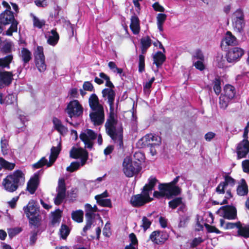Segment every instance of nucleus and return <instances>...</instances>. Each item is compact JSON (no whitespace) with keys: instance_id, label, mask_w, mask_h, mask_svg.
<instances>
[{"instance_id":"48","label":"nucleus","mask_w":249,"mask_h":249,"mask_svg":"<svg viewBox=\"0 0 249 249\" xmlns=\"http://www.w3.org/2000/svg\"><path fill=\"white\" fill-rule=\"evenodd\" d=\"M154 77H152L148 81L146 82L143 84V91L145 93L149 94L151 91L150 89L152 87V84L155 81Z\"/></svg>"},{"instance_id":"36","label":"nucleus","mask_w":249,"mask_h":249,"mask_svg":"<svg viewBox=\"0 0 249 249\" xmlns=\"http://www.w3.org/2000/svg\"><path fill=\"white\" fill-rule=\"evenodd\" d=\"M15 167L14 163L9 162L2 157H0V171L2 169L7 170H12Z\"/></svg>"},{"instance_id":"2","label":"nucleus","mask_w":249,"mask_h":249,"mask_svg":"<svg viewBox=\"0 0 249 249\" xmlns=\"http://www.w3.org/2000/svg\"><path fill=\"white\" fill-rule=\"evenodd\" d=\"M24 183V175L21 171L17 170L7 175L3 179L2 185L7 192L13 193Z\"/></svg>"},{"instance_id":"1","label":"nucleus","mask_w":249,"mask_h":249,"mask_svg":"<svg viewBox=\"0 0 249 249\" xmlns=\"http://www.w3.org/2000/svg\"><path fill=\"white\" fill-rule=\"evenodd\" d=\"M103 98L107 100L110 112L105 124L106 131L111 139L117 144L119 148L123 147V128L121 123L119 122L115 117L112 111L114 108L115 92L112 89H105L102 91Z\"/></svg>"},{"instance_id":"9","label":"nucleus","mask_w":249,"mask_h":249,"mask_svg":"<svg viewBox=\"0 0 249 249\" xmlns=\"http://www.w3.org/2000/svg\"><path fill=\"white\" fill-rule=\"evenodd\" d=\"M97 134L91 129H86L80 135V138L84 142L85 147L91 149L93 145V141L97 138Z\"/></svg>"},{"instance_id":"37","label":"nucleus","mask_w":249,"mask_h":249,"mask_svg":"<svg viewBox=\"0 0 249 249\" xmlns=\"http://www.w3.org/2000/svg\"><path fill=\"white\" fill-rule=\"evenodd\" d=\"M167 18V16L165 14L159 13L157 16V24L158 29L160 32H163V25Z\"/></svg>"},{"instance_id":"11","label":"nucleus","mask_w":249,"mask_h":249,"mask_svg":"<svg viewBox=\"0 0 249 249\" xmlns=\"http://www.w3.org/2000/svg\"><path fill=\"white\" fill-rule=\"evenodd\" d=\"M66 111L69 116L71 118L81 115L83 113V108L77 100H74L69 103Z\"/></svg>"},{"instance_id":"64","label":"nucleus","mask_w":249,"mask_h":249,"mask_svg":"<svg viewBox=\"0 0 249 249\" xmlns=\"http://www.w3.org/2000/svg\"><path fill=\"white\" fill-rule=\"evenodd\" d=\"M243 171L245 173H249V160H245L242 163Z\"/></svg>"},{"instance_id":"21","label":"nucleus","mask_w":249,"mask_h":249,"mask_svg":"<svg viewBox=\"0 0 249 249\" xmlns=\"http://www.w3.org/2000/svg\"><path fill=\"white\" fill-rule=\"evenodd\" d=\"M237 154L238 158H245L249 152V141L248 140H243L237 146Z\"/></svg>"},{"instance_id":"38","label":"nucleus","mask_w":249,"mask_h":249,"mask_svg":"<svg viewBox=\"0 0 249 249\" xmlns=\"http://www.w3.org/2000/svg\"><path fill=\"white\" fill-rule=\"evenodd\" d=\"M224 41L228 45H235L237 44L236 37L230 32H227L224 38Z\"/></svg>"},{"instance_id":"57","label":"nucleus","mask_w":249,"mask_h":249,"mask_svg":"<svg viewBox=\"0 0 249 249\" xmlns=\"http://www.w3.org/2000/svg\"><path fill=\"white\" fill-rule=\"evenodd\" d=\"M213 90L217 95H218L221 92L220 81L218 79H215L214 81Z\"/></svg>"},{"instance_id":"18","label":"nucleus","mask_w":249,"mask_h":249,"mask_svg":"<svg viewBox=\"0 0 249 249\" xmlns=\"http://www.w3.org/2000/svg\"><path fill=\"white\" fill-rule=\"evenodd\" d=\"M235 181L231 177L226 176L224 181L220 182L216 188V192L219 194H224L225 189L233 187Z\"/></svg>"},{"instance_id":"14","label":"nucleus","mask_w":249,"mask_h":249,"mask_svg":"<svg viewBox=\"0 0 249 249\" xmlns=\"http://www.w3.org/2000/svg\"><path fill=\"white\" fill-rule=\"evenodd\" d=\"M70 157L73 159H81V165H84L88 158V153L87 151L81 148L73 147L70 152Z\"/></svg>"},{"instance_id":"16","label":"nucleus","mask_w":249,"mask_h":249,"mask_svg":"<svg viewBox=\"0 0 249 249\" xmlns=\"http://www.w3.org/2000/svg\"><path fill=\"white\" fill-rule=\"evenodd\" d=\"M142 140L145 141L146 143L145 144L147 145L148 146H150L151 148H152L156 146H159L161 143L160 137L152 134L146 135ZM151 152L152 153V155H154L156 151H153V149H151Z\"/></svg>"},{"instance_id":"59","label":"nucleus","mask_w":249,"mask_h":249,"mask_svg":"<svg viewBox=\"0 0 249 249\" xmlns=\"http://www.w3.org/2000/svg\"><path fill=\"white\" fill-rule=\"evenodd\" d=\"M83 89L84 90L89 91H92L94 90L93 85L89 81H86L84 83Z\"/></svg>"},{"instance_id":"63","label":"nucleus","mask_w":249,"mask_h":249,"mask_svg":"<svg viewBox=\"0 0 249 249\" xmlns=\"http://www.w3.org/2000/svg\"><path fill=\"white\" fill-rule=\"evenodd\" d=\"M86 224L83 228V231L86 232L89 229L92 224H93V219L90 218H86Z\"/></svg>"},{"instance_id":"33","label":"nucleus","mask_w":249,"mask_h":249,"mask_svg":"<svg viewBox=\"0 0 249 249\" xmlns=\"http://www.w3.org/2000/svg\"><path fill=\"white\" fill-rule=\"evenodd\" d=\"M152 44V40L150 38L147 36H144L141 39V51L142 53H145L148 48H149Z\"/></svg>"},{"instance_id":"32","label":"nucleus","mask_w":249,"mask_h":249,"mask_svg":"<svg viewBox=\"0 0 249 249\" xmlns=\"http://www.w3.org/2000/svg\"><path fill=\"white\" fill-rule=\"evenodd\" d=\"M13 59L12 54H9L5 57L0 58V68L10 69V64Z\"/></svg>"},{"instance_id":"25","label":"nucleus","mask_w":249,"mask_h":249,"mask_svg":"<svg viewBox=\"0 0 249 249\" xmlns=\"http://www.w3.org/2000/svg\"><path fill=\"white\" fill-rule=\"evenodd\" d=\"M39 183V177L37 174H35L28 182L27 186V190L33 194L36 191Z\"/></svg>"},{"instance_id":"19","label":"nucleus","mask_w":249,"mask_h":249,"mask_svg":"<svg viewBox=\"0 0 249 249\" xmlns=\"http://www.w3.org/2000/svg\"><path fill=\"white\" fill-rule=\"evenodd\" d=\"M244 54V51L240 48L235 47L229 51L227 54V60L230 63L238 60Z\"/></svg>"},{"instance_id":"47","label":"nucleus","mask_w":249,"mask_h":249,"mask_svg":"<svg viewBox=\"0 0 249 249\" xmlns=\"http://www.w3.org/2000/svg\"><path fill=\"white\" fill-rule=\"evenodd\" d=\"M195 59H198V60H204V56L202 51L199 49L196 50L193 53L192 59L194 61Z\"/></svg>"},{"instance_id":"13","label":"nucleus","mask_w":249,"mask_h":249,"mask_svg":"<svg viewBox=\"0 0 249 249\" xmlns=\"http://www.w3.org/2000/svg\"><path fill=\"white\" fill-rule=\"evenodd\" d=\"M13 71L0 70V89L9 87L14 80Z\"/></svg>"},{"instance_id":"30","label":"nucleus","mask_w":249,"mask_h":249,"mask_svg":"<svg viewBox=\"0 0 249 249\" xmlns=\"http://www.w3.org/2000/svg\"><path fill=\"white\" fill-rule=\"evenodd\" d=\"M53 122L55 129L61 134L64 135L68 131L67 127L62 124L61 121L57 118H53Z\"/></svg>"},{"instance_id":"43","label":"nucleus","mask_w":249,"mask_h":249,"mask_svg":"<svg viewBox=\"0 0 249 249\" xmlns=\"http://www.w3.org/2000/svg\"><path fill=\"white\" fill-rule=\"evenodd\" d=\"M85 216L86 218H90L94 219L95 217V212L92 210V206L89 204H86L85 205Z\"/></svg>"},{"instance_id":"55","label":"nucleus","mask_w":249,"mask_h":249,"mask_svg":"<svg viewBox=\"0 0 249 249\" xmlns=\"http://www.w3.org/2000/svg\"><path fill=\"white\" fill-rule=\"evenodd\" d=\"M38 231H34L31 232V235L30 236V245L31 246H33L35 243L36 242V241L37 239V234H38Z\"/></svg>"},{"instance_id":"50","label":"nucleus","mask_w":249,"mask_h":249,"mask_svg":"<svg viewBox=\"0 0 249 249\" xmlns=\"http://www.w3.org/2000/svg\"><path fill=\"white\" fill-rule=\"evenodd\" d=\"M81 165V162L74 161L71 163V165L67 168V170L70 172H73L77 170Z\"/></svg>"},{"instance_id":"8","label":"nucleus","mask_w":249,"mask_h":249,"mask_svg":"<svg viewBox=\"0 0 249 249\" xmlns=\"http://www.w3.org/2000/svg\"><path fill=\"white\" fill-rule=\"evenodd\" d=\"M34 55L36 66L38 71L40 72H44L46 70L47 65L45 63L43 47L37 46L34 52Z\"/></svg>"},{"instance_id":"60","label":"nucleus","mask_w":249,"mask_h":249,"mask_svg":"<svg viewBox=\"0 0 249 249\" xmlns=\"http://www.w3.org/2000/svg\"><path fill=\"white\" fill-rule=\"evenodd\" d=\"M204 61L198 60L195 62H194V66L196 68L200 71H202L205 69V66L203 64Z\"/></svg>"},{"instance_id":"12","label":"nucleus","mask_w":249,"mask_h":249,"mask_svg":"<svg viewBox=\"0 0 249 249\" xmlns=\"http://www.w3.org/2000/svg\"><path fill=\"white\" fill-rule=\"evenodd\" d=\"M89 117L94 125H100L105 121V113L104 107L92 110L89 113Z\"/></svg>"},{"instance_id":"45","label":"nucleus","mask_w":249,"mask_h":249,"mask_svg":"<svg viewBox=\"0 0 249 249\" xmlns=\"http://www.w3.org/2000/svg\"><path fill=\"white\" fill-rule=\"evenodd\" d=\"M33 17L34 26L39 29L41 28L45 24V21L43 19H40L35 15L31 14Z\"/></svg>"},{"instance_id":"6","label":"nucleus","mask_w":249,"mask_h":249,"mask_svg":"<svg viewBox=\"0 0 249 249\" xmlns=\"http://www.w3.org/2000/svg\"><path fill=\"white\" fill-rule=\"evenodd\" d=\"M232 26L234 30L241 33L245 25V16L243 10L240 8L237 9L232 16Z\"/></svg>"},{"instance_id":"28","label":"nucleus","mask_w":249,"mask_h":249,"mask_svg":"<svg viewBox=\"0 0 249 249\" xmlns=\"http://www.w3.org/2000/svg\"><path fill=\"white\" fill-rule=\"evenodd\" d=\"M19 56L23 62L24 66H25L31 60L32 53L27 48H23L19 53Z\"/></svg>"},{"instance_id":"61","label":"nucleus","mask_w":249,"mask_h":249,"mask_svg":"<svg viewBox=\"0 0 249 249\" xmlns=\"http://www.w3.org/2000/svg\"><path fill=\"white\" fill-rule=\"evenodd\" d=\"M241 224V223L240 222L236 223L228 222L226 225V229H232L236 227L238 229V230H239V227H240Z\"/></svg>"},{"instance_id":"62","label":"nucleus","mask_w":249,"mask_h":249,"mask_svg":"<svg viewBox=\"0 0 249 249\" xmlns=\"http://www.w3.org/2000/svg\"><path fill=\"white\" fill-rule=\"evenodd\" d=\"M21 231V230L20 228H14L10 229L8 231V235L10 237L12 238L20 233Z\"/></svg>"},{"instance_id":"17","label":"nucleus","mask_w":249,"mask_h":249,"mask_svg":"<svg viewBox=\"0 0 249 249\" xmlns=\"http://www.w3.org/2000/svg\"><path fill=\"white\" fill-rule=\"evenodd\" d=\"M168 238V235L166 232L159 231L152 232L149 236L151 241L158 245L164 243Z\"/></svg>"},{"instance_id":"5","label":"nucleus","mask_w":249,"mask_h":249,"mask_svg":"<svg viewBox=\"0 0 249 249\" xmlns=\"http://www.w3.org/2000/svg\"><path fill=\"white\" fill-rule=\"evenodd\" d=\"M61 150V142H58L56 146H53L51 149V154L49 156V161L45 157H42L38 162L33 165L36 169L46 165L47 167L51 166L55 161Z\"/></svg>"},{"instance_id":"40","label":"nucleus","mask_w":249,"mask_h":249,"mask_svg":"<svg viewBox=\"0 0 249 249\" xmlns=\"http://www.w3.org/2000/svg\"><path fill=\"white\" fill-rule=\"evenodd\" d=\"M84 212L83 211L79 210L75 211H73L71 213L72 219L78 223L83 222V220Z\"/></svg>"},{"instance_id":"7","label":"nucleus","mask_w":249,"mask_h":249,"mask_svg":"<svg viewBox=\"0 0 249 249\" xmlns=\"http://www.w3.org/2000/svg\"><path fill=\"white\" fill-rule=\"evenodd\" d=\"M24 213L29 219L30 224L36 225L37 223V211L38 208L36 202L33 200H30L28 205L23 208Z\"/></svg>"},{"instance_id":"53","label":"nucleus","mask_w":249,"mask_h":249,"mask_svg":"<svg viewBox=\"0 0 249 249\" xmlns=\"http://www.w3.org/2000/svg\"><path fill=\"white\" fill-rule=\"evenodd\" d=\"M17 101V97L13 94H9L5 97V104L11 105Z\"/></svg>"},{"instance_id":"44","label":"nucleus","mask_w":249,"mask_h":249,"mask_svg":"<svg viewBox=\"0 0 249 249\" xmlns=\"http://www.w3.org/2000/svg\"><path fill=\"white\" fill-rule=\"evenodd\" d=\"M70 230L69 227L65 224H62L59 230V234L60 237L65 239L67 238L70 233Z\"/></svg>"},{"instance_id":"4","label":"nucleus","mask_w":249,"mask_h":249,"mask_svg":"<svg viewBox=\"0 0 249 249\" xmlns=\"http://www.w3.org/2000/svg\"><path fill=\"white\" fill-rule=\"evenodd\" d=\"M10 24L11 26L6 32V35L9 36H12L13 32H17L18 22L15 20L13 13L7 9L0 15V33L3 31V26Z\"/></svg>"},{"instance_id":"56","label":"nucleus","mask_w":249,"mask_h":249,"mask_svg":"<svg viewBox=\"0 0 249 249\" xmlns=\"http://www.w3.org/2000/svg\"><path fill=\"white\" fill-rule=\"evenodd\" d=\"M97 203L101 206L111 208L112 207L111 201L110 199L98 200Z\"/></svg>"},{"instance_id":"24","label":"nucleus","mask_w":249,"mask_h":249,"mask_svg":"<svg viewBox=\"0 0 249 249\" xmlns=\"http://www.w3.org/2000/svg\"><path fill=\"white\" fill-rule=\"evenodd\" d=\"M45 37L47 38L48 44L53 46H54L57 44L59 39L58 34L54 29L51 30L48 34H47L45 35Z\"/></svg>"},{"instance_id":"42","label":"nucleus","mask_w":249,"mask_h":249,"mask_svg":"<svg viewBox=\"0 0 249 249\" xmlns=\"http://www.w3.org/2000/svg\"><path fill=\"white\" fill-rule=\"evenodd\" d=\"M13 46V44L12 42L6 41L2 46L0 51L3 54H12L11 52Z\"/></svg>"},{"instance_id":"35","label":"nucleus","mask_w":249,"mask_h":249,"mask_svg":"<svg viewBox=\"0 0 249 249\" xmlns=\"http://www.w3.org/2000/svg\"><path fill=\"white\" fill-rule=\"evenodd\" d=\"M235 94V91L234 87L230 85H227L225 86L223 95L231 100L234 97Z\"/></svg>"},{"instance_id":"34","label":"nucleus","mask_w":249,"mask_h":249,"mask_svg":"<svg viewBox=\"0 0 249 249\" xmlns=\"http://www.w3.org/2000/svg\"><path fill=\"white\" fill-rule=\"evenodd\" d=\"M237 194L240 196H246L248 193V188L245 179L241 180V183L237 188Z\"/></svg>"},{"instance_id":"41","label":"nucleus","mask_w":249,"mask_h":249,"mask_svg":"<svg viewBox=\"0 0 249 249\" xmlns=\"http://www.w3.org/2000/svg\"><path fill=\"white\" fill-rule=\"evenodd\" d=\"M52 224L53 226L59 223L61 217V211L59 209H57L55 211L52 213Z\"/></svg>"},{"instance_id":"51","label":"nucleus","mask_w":249,"mask_h":249,"mask_svg":"<svg viewBox=\"0 0 249 249\" xmlns=\"http://www.w3.org/2000/svg\"><path fill=\"white\" fill-rule=\"evenodd\" d=\"M215 61L217 63V66L220 68H223L225 66L226 61L223 55L219 54L216 58Z\"/></svg>"},{"instance_id":"58","label":"nucleus","mask_w":249,"mask_h":249,"mask_svg":"<svg viewBox=\"0 0 249 249\" xmlns=\"http://www.w3.org/2000/svg\"><path fill=\"white\" fill-rule=\"evenodd\" d=\"M144 56L140 54L139 56V71L142 72L144 69Z\"/></svg>"},{"instance_id":"3","label":"nucleus","mask_w":249,"mask_h":249,"mask_svg":"<svg viewBox=\"0 0 249 249\" xmlns=\"http://www.w3.org/2000/svg\"><path fill=\"white\" fill-rule=\"evenodd\" d=\"M135 158H138V161H132L131 159L126 157L124 158L123 163V171L127 177H131L137 174L141 170L140 161L143 159V155L141 152H136L134 154Z\"/></svg>"},{"instance_id":"15","label":"nucleus","mask_w":249,"mask_h":249,"mask_svg":"<svg viewBox=\"0 0 249 249\" xmlns=\"http://www.w3.org/2000/svg\"><path fill=\"white\" fill-rule=\"evenodd\" d=\"M66 186L64 179H59L58 180V187L57 188V195L54 198V202L55 205L60 204L66 196Z\"/></svg>"},{"instance_id":"31","label":"nucleus","mask_w":249,"mask_h":249,"mask_svg":"<svg viewBox=\"0 0 249 249\" xmlns=\"http://www.w3.org/2000/svg\"><path fill=\"white\" fill-rule=\"evenodd\" d=\"M154 64H156L157 68L161 66L165 61L166 56L161 52L158 51L153 55Z\"/></svg>"},{"instance_id":"20","label":"nucleus","mask_w":249,"mask_h":249,"mask_svg":"<svg viewBox=\"0 0 249 249\" xmlns=\"http://www.w3.org/2000/svg\"><path fill=\"white\" fill-rule=\"evenodd\" d=\"M158 189L159 191H156L154 192L153 196L155 197L160 198L166 197V198L170 199L174 196L167 189L166 184L159 183Z\"/></svg>"},{"instance_id":"22","label":"nucleus","mask_w":249,"mask_h":249,"mask_svg":"<svg viewBox=\"0 0 249 249\" xmlns=\"http://www.w3.org/2000/svg\"><path fill=\"white\" fill-rule=\"evenodd\" d=\"M223 216L226 219H234L236 216V210L233 206H226L220 208Z\"/></svg>"},{"instance_id":"27","label":"nucleus","mask_w":249,"mask_h":249,"mask_svg":"<svg viewBox=\"0 0 249 249\" xmlns=\"http://www.w3.org/2000/svg\"><path fill=\"white\" fill-rule=\"evenodd\" d=\"M89 104L91 110L103 108L102 105L100 104L98 96L94 93L91 94L89 98Z\"/></svg>"},{"instance_id":"54","label":"nucleus","mask_w":249,"mask_h":249,"mask_svg":"<svg viewBox=\"0 0 249 249\" xmlns=\"http://www.w3.org/2000/svg\"><path fill=\"white\" fill-rule=\"evenodd\" d=\"M151 225V221L148 219L146 216H143L142 218V223L141 227L143 228L144 231L147 230Z\"/></svg>"},{"instance_id":"46","label":"nucleus","mask_w":249,"mask_h":249,"mask_svg":"<svg viewBox=\"0 0 249 249\" xmlns=\"http://www.w3.org/2000/svg\"><path fill=\"white\" fill-rule=\"evenodd\" d=\"M231 100L222 94L219 97V105L221 108L225 109Z\"/></svg>"},{"instance_id":"29","label":"nucleus","mask_w":249,"mask_h":249,"mask_svg":"<svg viewBox=\"0 0 249 249\" xmlns=\"http://www.w3.org/2000/svg\"><path fill=\"white\" fill-rule=\"evenodd\" d=\"M158 182V180L155 177L151 176L148 179V183L144 185L142 190L145 191L150 195L154 189V186Z\"/></svg>"},{"instance_id":"52","label":"nucleus","mask_w":249,"mask_h":249,"mask_svg":"<svg viewBox=\"0 0 249 249\" xmlns=\"http://www.w3.org/2000/svg\"><path fill=\"white\" fill-rule=\"evenodd\" d=\"M182 203V199L181 197H177L169 202V206L172 209L176 208L178 206Z\"/></svg>"},{"instance_id":"26","label":"nucleus","mask_w":249,"mask_h":249,"mask_svg":"<svg viewBox=\"0 0 249 249\" xmlns=\"http://www.w3.org/2000/svg\"><path fill=\"white\" fill-rule=\"evenodd\" d=\"M130 28L133 33L135 35L138 34L140 31V20L135 14L131 18Z\"/></svg>"},{"instance_id":"49","label":"nucleus","mask_w":249,"mask_h":249,"mask_svg":"<svg viewBox=\"0 0 249 249\" xmlns=\"http://www.w3.org/2000/svg\"><path fill=\"white\" fill-rule=\"evenodd\" d=\"M0 144L2 154L3 155L7 154L8 153L9 145L7 140H6L4 137L1 138Z\"/></svg>"},{"instance_id":"10","label":"nucleus","mask_w":249,"mask_h":249,"mask_svg":"<svg viewBox=\"0 0 249 249\" xmlns=\"http://www.w3.org/2000/svg\"><path fill=\"white\" fill-rule=\"evenodd\" d=\"M152 200L150 195L142 190V194L132 196L130 199V203L134 207H140Z\"/></svg>"},{"instance_id":"39","label":"nucleus","mask_w":249,"mask_h":249,"mask_svg":"<svg viewBox=\"0 0 249 249\" xmlns=\"http://www.w3.org/2000/svg\"><path fill=\"white\" fill-rule=\"evenodd\" d=\"M238 230V234L239 236L245 238L249 237V225H244L241 223L240 227H239Z\"/></svg>"},{"instance_id":"23","label":"nucleus","mask_w":249,"mask_h":249,"mask_svg":"<svg viewBox=\"0 0 249 249\" xmlns=\"http://www.w3.org/2000/svg\"><path fill=\"white\" fill-rule=\"evenodd\" d=\"M179 178V177L177 176L171 182L164 183L166 184L167 189L174 196H178L181 193V189L176 185V184L178 181Z\"/></svg>"}]
</instances>
